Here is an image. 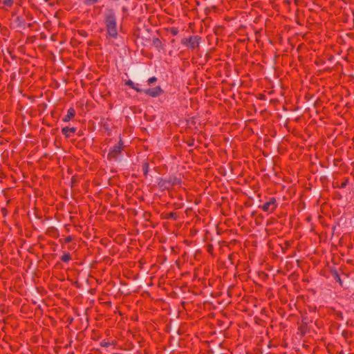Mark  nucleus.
I'll return each instance as SVG.
<instances>
[{
  "label": "nucleus",
  "mask_w": 354,
  "mask_h": 354,
  "mask_svg": "<svg viewBox=\"0 0 354 354\" xmlns=\"http://www.w3.org/2000/svg\"><path fill=\"white\" fill-rule=\"evenodd\" d=\"M104 21L108 35L113 39H116L118 32L116 15L113 9L109 8L106 10Z\"/></svg>",
  "instance_id": "nucleus-1"
},
{
  "label": "nucleus",
  "mask_w": 354,
  "mask_h": 354,
  "mask_svg": "<svg viewBox=\"0 0 354 354\" xmlns=\"http://www.w3.org/2000/svg\"><path fill=\"white\" fill-rule=\"evenodd\" d=\"M181 183V178L175 176H170L168 178H159L158 179V186L162 190H169L171 187L180 185Z\"/></svg>",
  "instance_id": "nucleus-2"
},
{
  "label": "nucleus",
  "mask_w": 354,
  "mask_h": 354,
  "mask_svg": "<svg viewBox=\"0 0 354 354\" xmlns=\"http://www.w3.org/2000/svg\"><path fill=\"white\" fill-rule=\"evenodd\" d=\"M202 37L199 35H190L188 37H184L181 39L180 44L188 50H194L199 49Z\"/></svg>",
  "instance_id": "nucleus-3"
},
{
  "label": "nucleus",
  "mask_w": 354,
  "mask_h": 354,
  "mask_svg": "<svg viewBox=\"0 0 354 354\" xmlns=\"http://www.w3.org/2000/svg\"><path fill=\"white\" fill-rule=\"evenodd\" d=\"M124 142L122 140V138H120L118 143L110 148L107 155V159L109 160H118L119 156L122 153V151L124 149Z\"/></svg>",
  "instance_id": "nucleus-4"
},
{
  "label": "nucleus",
  "mask_w": 354,
  "mask_h": 354,
  "mask_svg": "<svg viewBox=\"0 0 354 354\" xmlns=\"http://www.w3.org/2000/svg\"><path fill=\"white\" fill-rule=\"evenodd\" d=\"M142 92L147 96L156 97L162 95L164 91L160 86H158L154 88L142 89Z\"/></svg>",
  "instance_id": "nucleus-5"
},
{
  "label": "nucleus",
  "mask_w": 354,
  "mask_h": 354,
  "mask_svg": "<svg viewBox=\"0 0 354 354\" xmlns=\"http://www.w3.org/2000/svg\"><path fill=\"white\" fill-rule=\"evenodd\" d=\"M255 33V42L260 48H263L264 42L262 38L263 37V30L262 28H257L254 30Z\"/></svg>",
  "instance_id": "nucleus-6"
},
{
  "label": "nucleus",
  "mask_w": 354,
  "mask_h": 354,
  "mask_svg": "<svg viewBox=\"0 0 354 354\" xmlns=\"http://www.w3.org/2000/svg\"><path fill=\"white\" fill-rule=\"evenodd\" d=\"M152 45L154 48H156L158 51H165V44L158 37L153 36L152 37Z\"/></svg>",
  "instance_id": "nucleus-7"
},
{
  "label": "nucleus",
  "mask_w": 354,
  "mask_h": 354,
  "mask_svg": "<svg viewBox=\"0 0 354 354\" xmlns=\"http://www.w3.org/2000/svg\"><path fill=\"white\" fill-rule=\"evenodd\" d=\"M77 131L76 127H65L62 129V133L66 138L72 137Z\"/></svg>",
  "instance_id": "nucleus-8"
},
{
  "label": "nucleus",
  "mask_w": 354,
  "mask_h": 354,
  "mask_svg": "<svg viewBox=\"0 0 354 354\" xmlns=\"http://www.w3.org/2000/svg\"><path fill=\"white\" fill-rule=\"evenodd\" d=\"M254 217V223L256 226H260L263 223L264 216L262 214H257V212L252 214Z\"/></svg>",
  "instance_id": "nucleus-9"
},
{
  "label": "nucleus",
  "mask_w": 354,
  "mask_h": 354,
  "mask_svg": "<svg viewBox=\"0 0 354 354\" xmlns=\"http://www.w3.org/2000/svg\"><path fill=\"white\" fill-rule=\"evenodd\" d=\"M161 218L167 220L171 219L174 221H177L179 218V215L177 212H172L167 214H162Z\"/></svg>",
  "instance_id": "nucleus-10"
},
{
  "label": "nucleus",
  "mask_w": 354,
  "mask_h": 354,
  "mask_svg": "<svg viewBox=\"0 0 354 354\" xmlns=\"http://www.w3.org/2000/svg\"><path fill=\"white\" fill-rule=\"evenodd\" d=\"M75 115V110L71 107L68 109L67 114L62 118L64 122H68L72 120Z\"/></svg>",
  "instance_id": "nucleus-11"
},
{
  "label": "nucleus",
  "mask_w": 354,
  "mask_h": 354,
  "mask_svg": "<svg viewBox=\"0 0 354 354\" xmlns=\"http://www.w3.org/2000/svg\"><path fill=\"white\" fill-rule=\"evenodd\" d=\"M125 84L129 86L131 88L135 90L137 93H142V89L138 86V84H135L133 81L128 80L125 81Z\"/></svg>",
  "instance_id": "nucleus-12"
},
{
  "label": "nucleus",
  "mask_w": 354,
  "mask_h": 354,
  "mask_svg": "<svg viewBox=\"0 0 354 354\" xmlns=\"http://www.w3.org/2000/svg\"><path fill=\"white\" fill-rule=\"evenodd\" d=\"M15 23L16 24V25L18 28H24L26 26L25 19L21 16H17L15 19Z\"/></svg>",
  "instance_id": "nucleus-13"
},
{
  "label": "nucleus",
  "mask_w": 354,
  "mask_h": 354,
  "mask_svg": "<svg viewBox=\"0 0 354 354\" xmlns=\"http://www.w3.org/2000/svg\"><path fill=\"white\" fill-rule=\"evenodd\" d=\"M275 199L274 198H270L269 201H267V212H272L274 209Z\"/></svg>",
  "instance_id": "nucleus-14"
},
{
  "label": "nucleus",
  "mask_w": 354,
  "mask_h": 354,
  "mask_svg": "<svg viewBox=\"0 0 354 354\" xmlns=\"http://www.w3.org/2000/svg\"><path fill=\"white\" fill-rule=\"evenodd\" d=\"M60 259L64 263H68L72 259V257L69 252H65L60 257Z\"/></svg>",
  "instance_id": "nucleus-15"
},
{
  "label": "nucleus",
  "mask_w": 354,
  "mask_h": 354,
  "mask_svg": "<svg viewBox=\"0 0 354 354\" xmlns=\"http://www.w3.org/2000/svg\"><path fill=\"white\" fill-rule=\"evenodd\" d=\"M149 170V164L147 161H145L142 163V171H143V174L145 178L147 177Z\"/></svg>",
  "instance_id": "nucleus-16"
},
{
  "label": "nucleus",
  "mask_w": 354,
  "mask_h": 354,
  "mask_svg": "<svg viewBox=\"0 0 354 354\" xmlns=\"http://www.w3.org/2000/svg\"><path fill=\"white\" fill-rule=\"evenodd\" d=\"M100 0H83V3L88 6L97 3Z\"/></svg>",
  "instance_id": "nucleus-17"
},
{
  "label": "nucleus",
  "mask_w": 354,
  "mask_h": 354,
  "mask_svg": "<svg viewBox=\"0 0 354 354\" xmlns=\"http://www.w3.org/2000/svg\"><path fill=\"white\" fill-rule=\"evenodd\" d=\"M2 3L5 6L11 8L14 4V0H3Z\"/></svg>",
  "instance_id": "nucleus-18"
},
{
  "label": "nucleus",
  "mask_w": 354,
  "mask_h": 354,
  "mask_svg": "<svg viewBox=\"0 0 354 354\" xmlns=\"http://www.w3.org/2000/svg\"><path fill=\"white\" fill-rule=\"evenodd\" d=\"M257 344L258 346H261L263 344V337L262 335L257 336L256 338Z\"/></svg>",
  "instance_id": "nucleus-19"
},
{
  "label": "nucleus",
  "mask_w": 354,
  "mask_h": 354,
  "mask_svg": "<svg viewBox=\"0 0 354 354\" xmlns=\"http://www.w3.org/2000/svg\"><path fill=\"white\" fill-rule=\"evenodd\" d=\"M111 344L109 342L106 341L105 339L102 340L100 342V346L104 348H108ZM112 345H115V342L112 343Z\"/></svg>",
  "instance_id": "nucleus-20"
},
{
  "label": "nucleus",
  "mask_w": 354,
  "mask_h": 354,
  "mask_svg": "<svg viewBox=\"0 0 354 354\" xmlns=\"http://www.w3.org/2000/svg\"><path fill=\"white\" fill-rule=\"evenodd\" d=\"M169 31H170V33L174 36L177 35L179 32L178 28H175V27L171 28Z\"/></svg>",
  "instance_id": "nucleus-21"
},
{
  "label": "nucleus",
  "mask_w": 354,
  "mask_h": 354,
  "mask_svg": "<svg viewBox=\"0 0 354 354\" xmlns=\"http://www.w3.org/2000/svg\"><path fill=\"white\" fill-rule=\"evenodd\" d=\"M156 81H157V78L156 77H151L148 79L147 83L149 84H152L155 83Z\"/></svg>",
  "instance_id": "nucleus-22"
},
{
  "label": "nucleus",
  "mask_w": 354,
  "mask_h": 354,
  "mask_svg": "<svg viewBox=\"0 0 354 354\" xmlns=\"http://www.w3.org/2000/svg\"><path fill=\"white\" fill-rule=\"evenodd\" d=\"M73 239V237L72 236H66L64 239V243H70L71 241H72Z\"/></svg>",
  "instance_id": "nucleus-23"
},
{
  "label": "nucleus",
  "mask_w": 354,
  "mask_h": 354,
  "mask_svg": "<svg viewBox=\"0 0 354 354\" xmlns=\"http://www.w3.org/2000/svg\"><path fill=\"white\" fill-rule=\"evenodd\" d=\"M255 322L257 324H259V325H262L263 323V320L260 319V318H258V317H255Z\"/></svg>",
  "instance_id": "nucleus-24"
},
{
  "label": "nucleus",
  "mask_w": 354,
  "mask_h": 354,
  "mask_svg": "<svg viewBox=\"0 0 354 354\" xmlns=\"http://www.w3.org/2000/svg\"><path fill=\"white\" fill-rule=\"evenodd\" d=\"M259 277H261L263 279H266V273L263 271L259 272Z\"/></svg>",
  "instance_id": "nucleus-25"
},
{
  "label": "nucleus",
  "mask_w": 354,
  "mask_h": 354,
  "mask_svg": "<svg viewBox=\"0 0 354 354\" xmlns=\"http://www.w3.org/2000/svg\"><path fill=\"white\" fill-rule=\"evenodd\" d=\"M207 251L209 253H212L213 252V246L212 245H207Z\"/></svg>",
  "instance_id": "nucleus-26"
},
{
  "label": "nucleus",
  "mask_w": 354,
  "mask_h": 354,
  "mask_svg": "<svg viewBox=\"0 0 354 354\" xmlns=\"http://www.w3.org/2000/svg\"><path fill=\"white\" fill-rule=\"evenodd\" d=\"M187 145L189 146H194V139H192L191 140H189V142H187Z\"/></svg>",
  "instance_id": "nucleus-27"
},
{
  "label": "nucleus",
  "mask_w": 354,
  "mask_h": 354,
  "mask_svg": "<svg viewBox=\"0 0 354 354\" xmlns=\"http://www.w3.org/2000/svg\"><path fill=\"white\" fill-rule=\"evenodd\" d=\"M259 207L262 209L263 212H266V203L259 205Z\"/></svg>",
  "instance_id": "nucleus-28"
},
{
  "label": "nucleus",
  "mask_w": 354,
  "mask_h": 354,
  "mask_svg": "<svg viewBox=\"0 0 354 354\" xmlns=\"http://www.w3.org/2000/svg\"><path fill=\"white\" fill-rule=\"evenodd\" d=\"M1 211L3 213V215L5 216L6 214V212H7L6 209V208H2Z\"/></svg>",
  "instance_id": "nucleus-29"
},
{
  "label": "nucleus",
  "mask_w": 354,
  "mask_h": 354,
  "mask_svg": "<svg viewBox=\"0 0 354 354\" xmlns=\"http://www.w3.org/2000/svg\"><path fill=\"white\" fill-rule=\"evenodd\" d=\"M259 98L260 99H264V95L263 94H259Z\"/></svg>",
  "instance_id": "nucleus-30"
},
{
  "label": "nucleus",
  "mask_w": 354,
  "mask_h": 354,
  "mask_svg": "<svg viewBox=\"0 0 354 354\" xmlns=\"http://www.w3.org/2000/svg\"><path fill=\"white\" fill-rule=\"evenodd\" d=\"M258 350L259 351L261 354L263 353V348H259Z\"/></svg>",
  "instance_id": "nucleus-31"
},
{
  "label": "nucleus",
  "mask_w": 354,
  "mask_h": 354,
  "mask_svg": "<svg viewBox=\"0 0 354 354\" xmlns=\"http://www.w3.org/2000/svg\"><path fill=\"white\" fill-rule=\"evenodd\" d=\"M261 18V16H259V17H257V18L256 19V20L254 21V22H256L257 21H259Z\"/></svg>",
  "instance_id": "nucleus-32"
},
{
  "label": "nucleus",
  "mask_w": 354,
  "mask_h": 354,
  "mask_svg": "<svg viewBox=\"0 0 354 354\" xmlns=\"http://www.w3.org/2000/svg\"><path fill=\"white\" fill-rule=\"evenodd\" d=\"M71 343H72V341L70 342L69 344H67L65 348H68V346H70L71 345Z\"/></svg>",
  "instance_id": "nucleus-33"
},
{
  "label": "nucleus",
  "mask_w": 354,
  "mask_h": 354,
  "mask_svg": "<svg viewBox=\"0 0 354 354\" xmlns=\"http://www.w3.org/2000/svg\"><path fill=\"white\" fill-rule=\"evenodd\" d=\"M265 310H266V308H263L261 309V313H262V314L263 313V312L265 311Z\"/></svg>",
  "instance_id": "nucleus-34"
},
{
  "label": "nucleus",
  "mask_w": 354,
  "mask_h": 354,
  "mask_svg": "<svg viewBox=\"0 0 354 354\" xmlns=\"http://www.w3.org/2000/svg\"><path fill=\"white\" fill-rule=\"evenodd\" d=\"M126 10H127V8H126L125 7H123V8H122V11H123V12H125Z\"/></svg>",
  "instance_id": "nucleus-35"
},
{
  "label": "nucleus",
  "mask_w": 354,
  "mask_h": 354,
  "mask_svg": "<svg viewBox=\"0 0 354 354\" xmlns=\"http://www.w3.org/2000/svg\"><path fill=\"white\" fill-rule=\"evenodd\" d=\"M73 320V318H71V319H69L70 323Z\"/></svg>",
  "instance_id": "nucleus-36"
},
{
  "label": "nucleus",
  "mask_w": 354,
  "mask_h": 354,
  "mask_svg": "<svg viewBox=\"0 0 354 354\" xmlns=\"http://www.w3.org/2000/svg\"><path fill=\"white\" fill-rule=\"evenodd\" d=\"M73 320V318H71V319H69L70 323Z\"/></svg>",
  "instance_id": "nucleus-37"
},
{
  "label": "nucleus",
  "mask_w": 354,
  "mask_h": 354,
  "mask_svg": "<svg viewBox=\"0 0 354 354\" xmlns=\"http://www.w3.org/2000/svg\"><path fill=\"white\" fill-rule=\"evenodd\" d=\"M113 1H118L119 0H112Z\"/></svg>",
  "instance_id": "nucleus-38"
},
{
  "label": "nucleus",
  "mask_w": 354,
  "mask_h": 354,
  "mask_svg": "<svg viewBox=\"0 0 354 354\" xmlns=\"http://www.w3.org/2000/svg\"><path fill=\"white\" fill-rule=\"evenodd\" d=\"M1 2H2V1H1V0H0V3H1Z\"/></svg>",
  "instance_id": "nucleus-39"
}]
</instances>
